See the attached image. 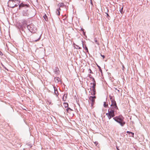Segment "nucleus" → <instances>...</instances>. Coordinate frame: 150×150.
Returning a JSON list of instances; mask_svg holds the SVG:
<instances>
[{"label":"nucleus","mask_w":150,"mask_h":150,"mask_svg":"<svg viewBox=\"0 0 150 150\" xmlns=\"http://www.w3.org/2000/svg\"><path fill=\"white\" fill-rule=\"evenodd\" d=\"M117 110L113 109L112 108H110L108 110V112L106 114L109 119H110L112 117H114L115 115L114 112L116 111Z\"/></svg>","instance_id":"1"},{"label":"nucleus","mask_w":150,"mask_h":150,"mask_svg":"<svg viewBox=\"0 0 150 150\" xmlns=\"http://www.w3.org/2000/svg\"><path fill=\"white\" fill-rule=\"evenodd\" d=\"M117 110L113 109L112 108H110L108 110V112L106 114L109 119H110L112 117H114L115 115L114 112L116 111Z\"/></svg>","instance_id":"2"},{"label":"nucleus","mask_w":150,"mask_h":150,"mask_svg":"<svg viewBox=\"0 0 150 150\" xmlns=\"http://www.w3.org/2000/svg\"><path fill=\"white\" fill-rule=\"evenodd\" d=\"M123 118L122 116H120L113 118V119L116 121L120 123L122 126H123L125 124V122L123 121Z\"/></svg>","instance_id":"3"},{"label":"nucleus","mask_w":150,"mask_h":150,"mask_svg":"<svg viewBox=\"0 0 150 150\" xmlns=\"http://www.w3.org/2000/svg\"><path fill=\"white\" fill-rule=\"evenodd\" d=\"M93 83H91V84H92L93 86L91 87L90 89L91 91V94L93 96L96 94V90L95 88L96 86V83L94 78L93 79Z\"/></svg>","instance_id":"4"},{"label":"nucleus","mask_w":150,"mask_h":150,"mask_svg":"<svg viewBox=\"0 0 150 150\" xmlns=\"http://www.w3.org/2000/svg\"><path fill=\"white\" fill-rule=\"evenodd\" d=\"M16 1L18 2L19 3L20 2L19 1H14L13 0L9 1L8 2V6L12 8H13L16 6H17L18 5L15 4Z\"/></svg>","instance_id":"5"},{"label":"nucleus","mask_w":150,"mask_h":150,"mask_svg":"<svg viewBox=\"0 0 150 150\" xmlns=\"http://www.w3.org/2000/svg\"><path fill=\"white\" fill-rule=\"evenodd\" d=\"M28 28L31 33H34L37 30V29L32 24H31L28 25Z\"/></svg>","instance_id":"6"},{"label":"nucleus","mask_w":150,"mask_h":150,"mask_svg":"<svg viewBox=\"0 0 150 150\" xmlns=\"http://www.w3.org/2000/svg\"><path fill=\"white\" fill-rule=\"evenodd\" d=\"M40 38V36L39 35L36 34L33 36L32 38V41H31V42H36L39 41Z\"/></svg>","instance_id":"7"},{"label":"nucleus","mask_w":150,"mask_h":150,"mask_svg":"<svg viewBox=\"0 0 150 150\" xmlns=\"http://www.w3.org/2000/svg\"><path fill=\"white\" fill-rule=\"evenodd\" d=\"M96 97L91 96L89 98V102L91 104L92 107H93V105L95 103V100Z\"/></svg>","instance_id":"8"},{"label":"nucleus","mask_w":150,"mask_h":150,"mask_svg":"<svg viewBox=\"0 0 150 150\" xmlns=\"http://www.w3.org/2000/svg\"><path fill=\"white\" fill-rule=\"evenodd\" d=\"M110 108H112L113 109L117 110L118 108L116 105V103L115 101L111 102V104L110 105Z\"/></svg>","instance_id":"9"},{"label":"nucleus","mask_w":150,"mask_h":150,"mask_svg":"<svg viewBox=\"0 0 150 150\" xmlns=\"http://www.w3.org/2000/svg\"><path fill=\"white\" fill-rule=\"evenodd\" d=\"M66 110L67 112L69 113V115H71V116L73 115L74 114L73 113V110L70 108H67L66 109Z\"/></svg>","instance_id":"10"},{"label":"nucleus","mask_w":150,"mask_h":150,"mask_svg":"<svg viewBox=\"0 0 150 150\" xmlns=\"http://www.w3.org/2000/svg\"><path fill=\"white\" fill-rule=\"evenodd\" d=\"M29 5L28 4H25L23 3H21L19 6V8H21L22 7H29Z\"/></svg>","instance_id":"11"},{"label":"nucleus","mask_w":150,"mask_h":150,"mask_svg":"<svg viewBox=\"0 0 150 150\" xmlns=\"http://www.w3.org/2000/svg\"><path fill=\"white\" fill-rule=\"evenodd\" d=\"M23 16H28V11L26 10L25 11H24L23 12Z\"/></svg>","instance_id":"12"},{"label":"nucleus","mask_w":150,"mask_h":150,"mask_svg":"<svg viewBox=\"0 0 150 150\" xmlns=\"http://www.w3.org/2000/svg\"><path fill=\"white\" fill-rule=\"evenodd\" d=\"M54 81L56 83H58L60 81V79L59 77H56L54 78Z\"/></svg>","instance_id":"13"},{"label":"nucleus","mask_w":150,"mask_h":150,"mask_svg":"<svg viewBox=\"0 0 150 150\" xmlns=\"http://www.w3.org/2000/svg\"><path fill=\"white\" fill-rule=\"evenodd\" d=\"M64 6V4L63 3H59L58 5V6L59 8L62 7Z\"/></svg>","instance_id":"14"},{"label":"nucleus","mask_w":150,"mask_h":150,"mask_svg":"<svg viewBox=\"0 0 150 150\" xmlns=\"http://www.w3.org/2000/svg\"><path fill=\"white\" fill-rule=\"evenodd\" d=\"M67 95L64 94V95L63 98H62L63 100L64 101H66V99H67Z\"/></svg>","instance_id":"15"},{"label":"nucleus","mask_w":150,"mask_h":150,"mask_svg":"<svg viewBox=\"0 0 150 150\" xmlns=\"http://www.w3.org/2000/svg\"><path fill=\"white\" fill-rule=\"evenodd\" d=\"M110 98V99L111 102H113V101H115L114 97L111 96H109Z\"/></svg>","instance_id":"16"},{"label":"nucleus","mask_w":150,"mask_h":150,"mask_svg":"<svg viewBox=\"0 0 150 150\" xmlns=\"http://www.w3.org/2000/svg\"><path fill=\"white\" fill-rule=\"evenodd\" d=\"M43 17L46 21H48V18H47V15L46 14H45L44 15V16H43Z\"/></svg>","instance_id":"17"},{"label":"nucleus","mask_w":150,"mask_h":150,"mask_svg":"<svg viewBox=\"0 0 150 150\" xmlns=\"http://www.w3.org/2000/svg\"><path fill=\"white\" fill-rule=\"evenodd\" d=\"M63 106L65 108H67L68 107V104L67 103H63Z\"/></svg>","instance_id":"18"},{"label":"nucleus","mask_w":150,"mask_h":150,"mask_svg":"<svg viewBox=\"0 0 150 150\" xmlns=\"http://www.w3.org/2000/svg\"><path fill=\"white\" fill-rule=\"evenodd\" d=\"M127 133H128L129 134H132V135L130 136H132V137H134V133H133L132 132H129V131L127 132Z\"/></svg>","instance_id":"19"},{"label":"nucleus","mask_w":150,"mask_h":150,"mask_svg":"<svg viewBox=\"0 0 150 150\" xmlns=\"http://www.w3.org/2000/svg\"><path fill=\"white\" fill-rule=\"evenodd\" d=\"M108 104H106V102H104L103 106L105 107H106L108 106Z\"/></svg>","instance_id":"20"},{"label":"nucleus","mask_w":150,"mask_h":150,"mask_svg":"<svg viewBox=\"0 0 150 150\" xmlns=\"http://www.w3.org/2000/svg\"><path fill=\"white\" fill-rule=\"evenodd\" d=\"M56 13L58 15H59L60 14V11H59L57 10Z\"/></svg>","instance_id":"21"},{"label":"nucleus","mask_w":150,"mask_h":150,"mask_svg":"<svg viewBox=\"0 0 150 150\" xmlns=\"http://www.w3.org/2000/svg\"><path fill=\"white\" fill-rule=\"evenodd\" d=\"M123 7H122V8H121V9H120V13H122V14L123 13Z\"/></svg>","instance_id":"22"},{"label":"nucleus","mask_w":150,"mask_h":150,"mask_svg":"<svg viewBox=\"0 0 150 150\" xmlns=\"http://www.w3.org/2000/svg\"><path fill=\"white\" fill-rule=\"evenodd\" d=\"M54 89H55L54 87ZM54 92H55V94L57 96L58 95V93L57 91H56L55 90H54Z\"/></svg>","instance_id":"23"},{"label":"nucleus","mask_w":150,"mask_h":150,"mask_svg":"<svg viewBox=\"0 0 150 150\" xmlns=\"http://www.w3.org/2000/svg\"><path fill=\"white\" fill-rule=\"evenodd\" d=\"M81 30L83 31V34L84 35H85V33L84 32V29H81Z\"/></svg>","instance_id":"24"},{"label":"nucleus","mask_w":150,"mask_h":150,"mask_svg":"<svg viewBox=\"0 0 150 150\" xmlns=\"http://www.w3.org/2000/svg\"><path fill=\"white\" fill-rule=\"evenodd\" d=\"M57 10L59 11H60L61 9L60 8H58Z\"/></svg>","instance_id":"25"},{"label":"nucleus","mask_w":150,"mask_h":150,"mask_svg":"<svg viewBox=\"0 0 150 150\" xmlns=\"http://www.w3.org/2000/svg\"><path fill=\"white\" fill-rule=\"evenodd\" d=\"M95 41L96 42V43H97V40H96V39H95Z\"/></svg>","instance_id":"26"},{"label":"nucleus","mask_w":150,"mask_h":150,"mask_svg":"<svg viewBox=\"0 0 150 150\" xmlns=\"http://www.w3.org/2000/svg\"><path fill=\"white\" fill-rule=\"evenodd\" d=\"M56 71H59V69L58 68H56Z\"/></svg>","instance_id":"27"},{"label":"nucleus","mask_w":150,"mask_h":150,"mask_svg":"<svg viewBox=\"0 0 150 150\" xmlns=\"http://www.w3.org/2000/svg\"><path fill=\"white\" fill-rule=\"evenodd\" d=\"M0 55H3L2 53L0 51Z\"/></svg>","instance_id":"28"},{"label":"nucleus","mask_w":150,"mask_h":150,"mask_svg":"<svg viewBox=\"0 0 150 150\" xmlns=\"http://www.w3.org/2000/svg\"><path fill=\"white\" fill-rule=\"evenodd\" d=\"M101 56L103 57V59L105 58V56H104V55H101Z\"/></svg>","instance_id":"29"},{"label":"nucleus","mask_w":150,"mask_h":150,"mask_svg":"<svg viewBox=\"0 0 150 150\" xmlns=\"http://www.w3.org/2000/svg\"><path fill=\"white\" fill-rule=\"evenodd\" d=\"M99 67V69H100V71H102V70L101 69V68H100V67L99 66V67Z\"/></svg>","instance_id":"30"},{"label":"nucleus","mask_w":150,"mask_h":150,"mask_svg":"<svg viewBox=\"0 0 150 150\" xmlns=\"http://www.w3.org/2000/svg\"><path fill=\"white\" fill-rule=\"evenodd\" d=\"M86 50H88V48H87V47H86Z\"/></svg>","instance_id":"31"},{"label":"nucleus","mask_w":150,"mask_h":150,"mask_svg":"<svg viewBox=\"0 0 150 150\" xmlns=\"http://www.w3.org/2000/svg\"><path fill=\"white\" fill-rule=\"evenodd\" d=\"M94 143L96 144V145H97V142H95Z\"/></svg>","instance_id":"32"},{"label":"nucleus","mask_w":150,"mask_h":150,"mask_svg":"<svg viewBox=\"0 0 150 150\" xmlns=\"http://www.w3.org/2000/svg\"><path fill=\"white\" fill-rule=\"evenodd\" d=\"M117 150H120L117 147Z\"/></svg>","instance_id":"33"},{"label":"nucleus","mask_w":150,"mask_h":150,"mask_svg":"<svg viewBox=\"0 0 150 150\" xmlns=\"http://www.w3.org/2000/svg\"><path fill=\"white\" fill-rule=\"evenodd\" d=\"M107 16H109L108 13H107Z\"/></svg>","instance_id":"34"}]
</instances>
